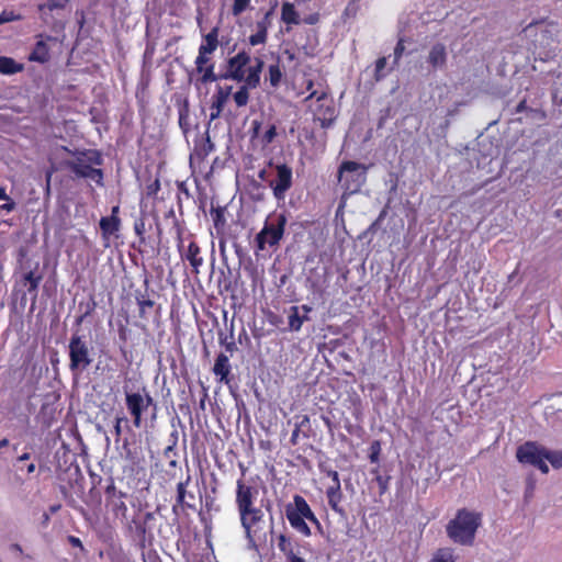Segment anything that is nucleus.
Instances as JSON below:
<instances>
[{"mask_svg":"<svg viewBox=\"0 0 562 562\" xmlns=\"http://www.w3.org/2000/svg\"><path fill=\"white\" fill-rule=\"evenodd\" d=\"M258 490L246 483L243 479L236 482L235 504L239 514L240 525L249 542H255L257 533L261 530L265 513L256 506Z\"/></svg>","mask_w":562,"mask_h":562,"instance_id":"f257e3e1","label":"nucleus"},{"mask_svg":"<svg viewBox=\"0 0 562 562\" xmlns=\"http://www.w3.org/2000/svg\"><path fill=\"white\" fill-rule=\"evenodd\" d=\"M481 520V514L465 508L459 509L456 517L447 525V535L456 543L472 546Z\"/></svg>","mask_w":562,"mask_h":562,"instance_id":"f03ea898","label":"nucleus"},{"mask_svg":"<svg viewBox=\"0 0 562 562\" xmlns=\"http://www.w3.org/2000/svg\"><path fill=\"white\" fill-rule=\"evenodd\" d=\"M103 159L101 154L94 149H88L75 155L68 162V168L78 178L90 179L98 186H103V171L94 166H101Z\"/></svg>","mask_w":562,"mask_h":562,"instance_id":"7ed1b4c3","label":"nucleus"},{"mask_svg":"<svg viewBox=\"0 0 562 562\" xmlns=\"http://www.w3.org/2000/svg\"><path fill=\"white\" fill-rule=\"evenodd\" d=\"M288 217L285 212H272L266 218L261 231L256 235L255 243L258 250L276 248L282 240Z\"/></svg>","mask_w":562,"mask_h":562,"instance_id":"20e7f679","label":"nucleus"},{"mask_svg":"<svg viewBox=\"0 0 562 562\" xmlns=\"http://www.w3.org/2000/svg\"><path fill=\"white\" fill-rule=\"evenodd\" d=\"M285 517L289 520L291 527L304 537L312 535L311 528L305 520L321 527L318 518L313 513L306 499L299 494L293 496V503H289L285 506Z\"/></svg>","mask_w":562,"mask_h":562,"instance_id":"39448f33","label":"nucleus"},{"mask_svg":"<svg viewBox=\"0 0 562 562\" xmlns=\"http://www.w3.org/2000/svg\"><path fill=\"white\" fill-rule=\"evenodd\" d=\"M69 371L72 375H79L93 362L92 348L83 336L75 333L68 344Z\"/></svg>","mask_w":562,"mask_h":562,"instance_id":"423d86ee","label":"nucleus"},{"mask_svg":"<svg viewBox=\"0 0 562 562\" xmlns=\"http://www.w3.org/2000/svg\"><path fill=\"white\" fill-rule=\"evenodd\" d=\"M123 390L125 394V405L127 412L132 416L133 425L136 428L142 427L143 414L150 407L153 408V418L156 417L157 405L145 386L142 387V392H132L127 385H124Z\"/></svg>","mask_w":562,"mask_h":562,"instance_id":"0eeeda50","label":"nucleus"},{"mask_svg":"<svg viewBox=\"0 0 562 562\" xmlns=\"http://www.w3.org/2000/svg\"><path fill=\"white\" fill-rule=\"evenodd\" d=\"M368 168L357 161L345 160L338 168V181L344 193L351 195L360 192L367 181Z\"/></svg>","mask_w":562,"mask_h":562,"instance_id":"6e6552de","label":"nucleus"},{"mask_svg":"<svg viewBox=\"0 0 562 562\" xmlns=\"http://www.w3.org/2000/svg\"><path fill=\"white\" fill-rule=\"evenodd\" d=\"M546 448L535 441H527L520 445L516 450V458L522 464H529L539 469L543 474L549 472V467L544 460Z\"/></svg>","mask_w":562,"mask_h":562,"instance_id":"1a4fd4ad","label":"nucleus"},{"mask_svg":"<svg viewBox=\"0 0 562 562\" xmlns=\"http://www.w3.org/2000/svg\"><path fill=\"white\" fill-rule=\"evenodd\" d=\"M313 98H315L317 102L314 111V120L318 121L323 128H328L337 117L334 100L329 98L325 91H322L321 93L312 91L306 100Z\"/></svg>","mask_w":562,"mask_h":562,"instance_id":"9d476101","label":"nucleus"},{"mask_svg":"<svg viewBox=\"0 0 562 562\" xmlns=\"http://www.w3.org/2000/svg\"><path fill=\"white\" fill-rule=\"evenodd\" d=\"M277 201H284L289 190L293 186V170L286 164L274 166V177L268 182Z\"/></svg>","mask_w":562,"mask_h":562,"instance_id":"9b49d317","label":"nucleus"},{"mask_svg":"<svg viewBox=\"0 0 562 562\" xmlns=\"http://www.w3.org/2000/svg\"><path fill=\"white\" fill-rule=\"evenodd\" d=\"M151 519H154L153 513L147 512L143 518L133 517L132 520L126 521V530L140 550H145L153 543L154 536L147 527V522Z\"/></svg>","mask_w":562,"mask_h":562,"instance_id":"f8f14e48","label":"nucleus"},{"mask_svg":"<svg viewBox=\"0 0 562 562\" xmlns=\"http://www.w3.org/2000/svg\"><path fill=\"white\" fill-rule=\"evenodd\" d=\"M177 239V249L181 260L188 261L192 268V273L198 276L200 273L201 267L204 263V259L201 254V247L191 235L189 236V244L184 245V239L182 238V233L180 229L178 231Z\"/></svg>","mask_w":562,"mask_h":562,"instance_id":"ddd939ff","label":"nucleus"},{"mask_svg":"<svg viewBox=\"0 0 562 562\" xmlns=\"http://www.w3.org/2000/svg\"><path fill=\"white\" fill-rule=\"evenodd\" d=\"M105 494V506L113 514L114 518L125 520L127 517V505L125 498L127 494L121 490H117L113 479H110L109 484L104 491Z\"/></svg>","mask_w":562,"mask_h":562,"instance_id":"4468645a","label":"nucleus"},{"mask_svg":"<svg viewBox=\"0 0 562 562\" xmlns=\"http://www.w3.org/2000/svg\"><path fill=\"white\" fill-rule=\"evenodd\" d=\"M251 58L246 50L238 52L235 56L229 57L226 61V69L220 72L221 80H234L241 82L245 75V67L250 63Z\"/></svg>","mask_w":562,"mask_h":562,"instance_id":"2eb2a0df","label":"nucleus"},{"mask_svg":"<svg viewBox=\"0 0 562 562\" xmlns=\"http://www.w3.org/2000/svg\"><path fill=\"white\" fill-rule=\"evenodd\" d=\"M195 86H206L221 80L220 74H215V61L211 56H196L194 60Z\"/></svg>","mask_w":562,"mask_h":562,"instance_id":"dca6fc26","label":"nucleus"},{"mask_svg":"<svg viewBox=\"0 0 562 562\" xmlns=\"http://www.w3.org/2000/svg\"><path fill=\"white\" fill-rule=\"evenodd\" d=\"M542 25L541 30V38L539 40V44L543 47L550 46L553 42L557 41L558 35L560 33L559 23L554 21L546 22L544 20L533 21L529 23L524 32L530 33L531 30L537 26Z\"/></svg>","mask_w":562,"mask_h":562,"instance_id":"f3484780","label":"nucleus"},{"mask_svg":"<svg viewBox=\"0 0 562 562\" xmlns=\"http://www.w3.org/2000/svg\"><path fill=\"white\" fill-rule=\"evenodd\" d=\"M274 7L270 8L263 16L256 22V32L248 37L251 46L263 45L268 40V30L272 24Z\"/></svg>","mask_w":562,"mask_h":562,"instance_id":"a211bd4d","label":"nucleus"},{"mask_svg":"<svg viewBox=\"0 0 562 562\" xmlns=\"http://www.w3.org/2000/svg\"><path fill=\"white\" fill-rule=\"evenodd\" d=\"M232 93V86L217 87L215 93L212 95V103L210 106V121H214L222 115L224 106Z\"/></svg>","mask_w":562,"mask_h":562,"instance_id":"6ab92c4d","label":"nucleus"},{"mask_svg":"<svg viewBox=\"0 0 562 562\" xmlns=\"http://www.w3.org/2000/svg\"><path fill=\"white\" fill-rule=\"evenodd\" d=\"M297 543H295L290 537L284 533H280L278 537V548L285 557V562H306L305 559L300 557L295 550Z\"/></svg>","mask_w":562,"mask_h":562,"instance_id":"aec40b11","label":"nucleus"},{"mask_svg":"<svg viewBox=\"0 0 562 562\" xmlns=\"http://www.w3.org/2000/svg\"><path fill=\"white\" fill-rule=\"evenodd\" d=\"M448 60L447 47L442 43L434 44L428 53L427 63L432 70L442 69Z\"/></svg>","mask_w":562,"mask_h":562,"instance_id":"412c9836","label":"nucleus"},{"mask_svg":"<svg viewBox=\"0 0 562 562\" xmlns=\"http://www.w3.org/2000/svg\"><path fill=\"white\" fill-rule=\"evenodd\" d=\"M104 247L110 246V238L120 231L121 218L119 216H102L99 222Z\"/></svg>","mask_w":562,"mask_h":562,"instance_id":"4be33fe9","label":"nucleus"},{"mask_svg":"<svg viewBox=\"0 0 562 562\" xmlns=\"http://www.w3.org/2000/svg\"><path fill=\"white\" fill-rule=\"evenodd\" d=\"M218 34V26H214L207 34L203 35V42L199 46L198 56H212L220 44Z\"/></svg>","mask_w":562,"mask_h":562,"instance_id":"5701e85b","label":"nucleus"},{"mask_svg":"<svg viewBox=\"0 0 562 562\" xmlns=\"http://www.w3.org/2000/svg\"><path fill=\"white\" fill-rule=\"evenodd\" d=\"M213 372L216 376L220 378V382H224L226 384L229 383V374H231V363L229 359L225 353H220L213 367Z\"/></svg>","mask_w":562,"mask_h":562,"instance_id":"b1692460","label":"nucleus"},{"mask_svg":"<svg viewBox=\"0 0 562 562\" xmlns=\"http://www.w3.org/2000/svg\"><path fill=\"white\" fill-rule=\"evenodd\" d=\"M326 497H327V502H328V505L331 508V510L344 516L345 509L340 506V503L344 497L342 491H341V484L338 483L337 486H328L326 488Z\"/></svg>","mask_w":562,"mask_h":562,"instance_id":"393cba45","label":"nucleus"},{"mask_svg":"<svg viewBox=\"0 0 562 562\" xmlns=\"http://www.w3.org/2000/svg\"><path fill=\"white\" fill-rule=\"evenodd\" d=\"M281 21L288 25L286 31H290L292 25H299L301 23L300 13L292 2L285 1L282 3Z\"/></svg>","mask_w":562,"mask_h":562,"instance_id":"a878e982","label":"nucleus"},{"mask_svg":"<svg viewBox=\"0 0 562 562\" xmlns=\"http://www.w3.org/2000/svg\"><path fill=\"white\" fill-rule=\"evenodd\" d=\"M305 314L303 316L300 315L299 306H291L289 314V327L293 331H299L304 323V321L308 319L307 314L312 311L308 305H302L301 307Z\"/></svg>","mask_w":562,"mask_h":562,"instance_id":"bb28decb","label":"nucleus"},{"mask_svg":"<svg viewBox=\"0 0 562 562\" xmlns=\"http://www.w3.org/2000/svg\"><path fill=\"white\" fill-rule=\"evenodd\" d=\"M135 300L139 310V318L146 319L148 310L155 306V301L149 297L147 290L145 292L136 291Z\"/></svg>","mask_w":562,"mask_h":562,"instance_id":"cd10ccee","label":"nucleus"},{"mask_svg":"<svg viewBox=\"0 0 562 562\" xmlns=\"http://www.w3.org/2000/svg\"><path fill=\"white\" fill-rule=\"evenodd\" d=\"M43 279L41 273H36L34 270H30L23 274L22 282L24 285H29V293L33 295V301L37 297L38 285Z\"/></svg>","mask_w":562,"mask_h":562,"instance_id":"c85d7f7f","label":"nucleus"},{"mask_svg":"<svg viewBox=\"0 0 562 562\" xmlns=\"http://www.w3.org/2000/svg\"><path fill=\"white\" fill-rule=\"evenodd\" d=\"M191 481V476L188 475L186 481H181L177 484V498H176V505H173L172 509L176 512L177 506L187 507V508H193V505L186 502L187 497V487Z\"/></svg>","mask_w":562,"mask_h":562,"instance_id":"c756f323","label":"nucleus"},{"mask_svg":"<svg viewBox=\"0 0 562 562\" xmlns=\"http://www.w3.org/2000/svg\"><path fill=\"white\" fill-rule=\"evenodd\" d=\"M49 59V48L44 41L36 42L32 53L30 54V60L46 63Z\"/></svg>","mask_w":562,"mask_h":562,"instance_id":"7c9ffc66","label":"nucleus"},{"mask_svg":"<svg viewBox=\"0 0 562 562\" xmlns=\"http://www.w3.org/2000/svg\"><path fill=\"white\" fill-rule=\"evenodd\" d=\"M23 70V65L16 63L13 58L0 56V74L13 75Z\"/></svg>","mask_w":562,"mask_h":562,"instance_id":"2f4dec72","label":"nucleus"},{"mask_svg":"<svg viewBox=\"0 0 562 562\" xmlns=\"http://www.w3.org/2000/svg\"><path fill=\"white\" fill-rule=\"evenodd\" d=\"M97 303L93 297H91L88 302L79 303V310L82 312L79 316L76 317V325L80 326L87 317H89L95 310Z\"/></svg>","mask_w":562,"mask_h":562,"instance_id":"473e14b6","label":"nucleus"},{"mask_svg":"<svg viewBox=\"0 0 562 562\" xmlns=\"http://www.w3.org/2000/svg\"><path fill=\"white\" fill-rule=\"evenodd\" d=\"M296 419H300L295 423V427L292 431L290 442L292 446H296L299 443L300 434L303 428H308L310 426V417L307 415L296 416Z\"/></svg>","mask_w":562,"mask_h":562,"instance_id":"72a5a7b5","label":"nucleus"},{"mask_svg":"<svg viewBox=\"0 0 562 562\" xmlns=\"http://www.w3.org/2000/svg\"><path fill=\"white\" fill-rule=\"evenodd\" d=\"M211 217L217 233L222 232L226 225L225 218V207H212L211 209Z\"/></svg>","mask_w":562,"mask_h":562,"instance_id":"f704fd0d","label":"nucleus"},{"mask_svg":"<svg viewBox=\"0 0 562 562\" xmlns=\"http://www.w3.org/2000/svg\"><path fill=\"white\" fill-rule=\"evenodd\" d=\"M360 9V0H350L342 11V20L346 22L348 20L355 19L358 15Z\"/></svg>","mask_w":562,"mask_h":562,"instance_id":"c9c22d12","label":"nucleus"},{"mask_svg":"<svg viewBox=\"0 0 562 562\" xmlns=\"http://www.w3.org/2000/svg\"><path fill=\"white\" fill-rule=\"evenodd\" d=\"M431 562H456V558L453 555V550L451 548H440L438 549Z\"/></svg>","mask_w":562,"mask_h":562,"instance_id":"e433bc0d","label":"nucleus"},{"mask_svg":"<svg viewBox=\"0 0 562 562\" xmlns=\"http://www.w3.org/2000/svg\"><path fill=\"white\" fill-rule=\"evenodd\" d=\"M249 88L240 86L239 89L233 94L234 102L237 108L246 106L249 102Z\"/></svg>","mask_w":562,"mask_h":562,"instance_id":"4c0bfd02","label":"nucleus"},{"mask_svg":"<svg viewBox=\"0 0 562 562\" xmlns=\"http://www.w3.org/2000/svg\"><path fill=\"white\" fill-rule=\"evenodd\" d=\"M268 79L271 87L277 88L282 79V71L279 63L270 65L268 68Z\"/></svg>","mask_w":562,"mask_h":562,"instance_id":"58836bf2","label":"nucleus"},{"mask_svg":"<svg viewBox=\"0 0 562 562\" xmlns=\"http://www.w3.org/2000/svg\"><path fill=\"white\" fill-rule=\"evenodd\" d=\"M241 82H244L243 86L249 89H256L260 85V74L248 68V70L245 71Z\"/></svg>","mask_w":562,"mask_h":562,"instance_id":"ea45409f","label":"nucleus"},{"mask_svg":"<svg viewBox=\"0 0 562 562\" xmlns=\"http://www.w3.org/2000/svg\"><path fill=\"white\" fill-rule=\"evenodd\" d=\"M544 460H548L554 469H560L562 468V451L546 449Z\"/></svg>","mask_w":562,"mask_h":562,"instance_id":"a19ab883","label":"nucleus"},{"mask_svg":"<svg viewBox=\"0 0 562 562\" xmlns=\"http://www.w3.org/2000/svg\"><path fill=\"white\" fill-rule=\"evenodd\" d=\"M134 232H135L136 236L138 237L139 243L145 244V240H146L145 236L147 233V228H146V222H145L144 217H139V218L135 220Z\"/></svg>","mask_w":562,"mask_h":562,"instance_id":"79ce46f5","label":"nucleus"},{"mask_svg":"<svg viewBox=\"0 0 562 562\" xmlns=\"http://www.w3.org/2000/svg\"><path fill=\"white\" fill-rule=\"evenodd\" d=\"M321 473L325 474L326 476L330 477L331 484L329 486H337L338 483H340L339 474L336 470L327 467L324 463H319L318 465Z\"/></svg>","mask_w":562,"mask_h":562,"instance_id":"37998d69","label":"nucleus"},{"mask_svg":"<svg viewBox=\"0 0 562 562\" xmlns=\"http://www.w3.org/2000/svg\"><path fill=\"white\" fill-rule=\"evenodd\" d=\"M386 64H387L386 57H380L376 59L374 75H373V77L376 81L382 80L386 76V72L384 71Z\"/></svg>","mask_w":562,"mask_h":562,"instance_id":"c03bdc74","label":"nucleus"},{"mask_svg":"<svg viewBox=\"0 0 562 562\" xmlns=\"http://www.w3.org/2000/svg\"><path fill=\"white\" fill-rule=\"evenodd\" d=\"M251 0H234L232 5V14L234 16H239L243 12H245L249 5Z\"/></svg>","mask_w":562,"mask_h":562,"instance_id":"a18cd8bd","label":"nucleus"},{"mask_svg":"<svg viewBox=\"0 0 562 562\" xmlns=\"http://www.w3.org/2000/svg\"><path fill=\"white\" fill-rule=\"evenodd\" d=\"M381 453V442L379 440H374L371 442L369 448V460L371 463H378Z\"/></svg>","mask_w":562,"mask_h":562,"instance_id":"49530a36","label":"nucleus"},{"mask_svg":"<svg viewBox=\"0 0 562 562\" xmlns=\"http://www.w3.org/2000/svg\"><path fill=\"white\" fill-rule=\"evenodd\" d=\"M127 323L128 321L126 319L125 323L123 322H119L117 323V336H119V340L125 345L128 340V328H127Z\"/></svg>","mask_w":562,"mask_h":562,"instance_id":"de8ad7c7","label":"nucleus"},{"mask_svg":"<svg viewBox=\"0 0 562 562\" xmlns=\"http://www.w3.org/2000/svg\"><path fill=\"white\" fill-rule=\"evenodd\" d=\"M64 4L59 0H48L46 3L38 4L37 9L40 12H43L45 10L54 11L57 9H63Z\"/></svg>","mask_w":562,"mask_h":562,"instance_id":"09e8293b","label":"nucleus"},{"mask_svg":"<svg viewBox=\"0 0 562 562\" xmlns=\"http://www.w3.org/2000/svg\"><path fill=\"white\" fill-rule=\"evenodd\" d=\"M405 50L404 40L400 38L394 48L393 67L397 66Z\"/></svg>","mask_w":562,"mask_h":562,"instance_id":"8fccbe9b","label":"nucleus"},{"mask_svg":"<svg viewBox=\"0 0 562 562\" xmlns=\"http://www.w3.org/2000/svg\"><path fill=\"white\" fill-rule=\"evenodd\" d=\"M188 117H189V109L187 105L179 110V125L186 132L188 131Z\"/></svg>","mask_w":562,"mask_h":562,"instance_id":"3c124183","label":"nucleus"},{"mask_svg":"<svg viewBox=\"0 0 562 562\" xmlns=\"http://www.w3.org/2000/svg\"><path fill=\"white\" fill-rule=\"evenodd\" d=\"M123 450H124L126 460H128L132 464L139 463L137 453L135 451H132V449L128 447V445L126 442L123 445Z\"/></svg>","mask_w":562,"mask_h":562,"instance_id":"603ef678","label":"nucleus"},{"mask_svg":"<svg viewBox=\"0 0 562 562\" xmlns=\"http://www.w3.org/2000/svg\"><path fill=\"white\" fill-rule=\"evenodd\" d=\"M277 136V127L276 125H270V127L266 131L262 137L263 144L268 145L273 142Z\"/></svg>","mask_w":562,"mask_h":562,"instance_id":"864d4df0","label":"nucleus"},{"mask_svg":"<svg viewBox=\"0 0 562 562\" xmlns=\"http://www.w3.org/2000/svg\"><path fill=\"white\" fill-rule=\"evenodd\" d=\"M0 16H1V19H3V23L21 20V15H20V14L14 13L13 11H5V10H4V11L0 14Z\"/></svg>","mask_w":562,"mask_h":562,"instance_id":"5fc2aeb1","label":"nucleus"},{"mask_svg":"<svg viewBox=\"0 0 562 562\" xmlns=\"http://www.w3.org/2000/svg\"><path fill=\"white\" fill-rule=\"evenodd\" d=\"M263 65H265V63L261 58H256L255 65L250 66L249 69L252 71L259 72L261 75Z\"/></svg>","mask_w":562,"mask_h":562,"instance_id":"6e6d98bb","label":"nucleus"},{"mask_svg":"<svg viewBox=\"0 0 562 562\" xmlns=\"http://www.w3.org/2000/svg\"><path fill=\"white\" fill-rule=\"evenodd\" d=\"M261 128V122L254 120L251 122V137H258Z\"/></svg>","mask_w":562,"mask_h":562,"instance_id":"4d7b16f0","label":"nucleus"},{"mask_svg":"<svg viewBox=\"0 0 562 562\" xmlns=\"http://www.w3.org/2000/svg\"><path fill=\"white\" fill-rule=\"evenodd\" d=\"M68 542L75 547V548H80L81 550H83V544L81 542V540L78 538V537H75V536H68Z\"/></svg>","mask_w":562,"mask_h":562,"instance_id":"13d9d810","label":"nucleus"},{"mask_svg":"<svg viewBox=\"0 0 562 562\" xmlns=\"http://www.w3.org/2000/svg\"><path fill=\"white\" fill-rule=\"evenodd\" d=\"M123 420H124V418H122V417H116L115 418L114 432H115L116 439H119L121 434H122L121 424H122Z\"/></svg>","mask_w":562,"mask_h":562,"instance_id":"bf43d9fd","label":"nucleus"},{"mask_svg":"<svg viewBox=\"0 0 562 562\" xmlns=\"http://www.w3.org/2000/svg\"><path fill=\"white\" fill-rule=\"evenodd\" d=\"M376 482L379 483L380 486V494H384L385 491L387 490V481L379 475L376 477Z\"/></svg>","mask_w":562,"mask_h":562,"instance_id":"052dcab7","label":"nucleus"},{"mask_svg":"<svg viewBox=\"0 0 562 562\" xmlns=\"http://www.w3.org/2000/svg\"><path fill=\"white\" fill-rule=\"evenodd\" d=\"M528 109L526 99H522L515 108V113L524 112Z\"/></svg>","mask_w":562,"mask_h":562,"instance_id":"680f3d73","label":"nucleus"},{"mask_svg":"<svg viewBox=\"0 0 562 562\" xmlns=\"http://www.w3.org/2000/svg\"><path fill=\"white\" fill-rule=\"evenodd\" d=\"M304 22L306 24H315L318 22V14H311L307 18L304 19Z\"/></svg>","mask_w":562,"mask_h":562,"instance_id":"e2e57ef3","label":"nucleus"},{"mask_svg":"<svg viewBox=\"0 0 562 562\" xmlns=\"http://www.w3.org/2000/svg\"><path fill=\"white\" fill-rule=\"evenodd\" d=\"M14 206H15V203L13 201L9 200L5 204H3L1 206V210L11 212L14 209Z\"/></svg>","mask_w":562,"mask_h":562,"instance_id":"0e129e2a","label":"nucleus"},{"mask_svg":"<svg viewBox=\"0 0 562 562\" xmlns=\"http://www.w3.org/2000/svg\"><path fill=\"white\" fill-rule=\"evenodd\" d=\"M221 344H225V349L231 353L236 349V344L234 341L226 344L223 339H221Z\"/></svg>","mask_w":562,"mask_h":562,"instance_id":"69168bd1","label":"nucleus"},{"mask_svg":"<svg viewBox=\"0 0 562 562\" xmlns=\"http://www.w3.org/2000/svg\"><path fill=\"white\" fill-rule=\"evenodd\" d=\"M10 549L16 552L18 554H23V549L19 543H12Z\"/></svg>","mask_w":562,"mask_h":562,"instance_id":"338daca9","label":"nucleus"},{"mask_svg":"<svg viewBox=\"0 0 562 562\" xmlns=\"http://www.w3.org/2000/svg\"><path fill=\"white\" fill-rule=\"evenodd\" d=\"M322 419H323L324 424L326 425V427H327L329 430H331V428H333V423H331L330 418H329V417H327V416H322Z\"/></svg>","mask_w":562,"mask_h":562,"instance_id":"774afa93","label":"nucleus"}]
</instances>
